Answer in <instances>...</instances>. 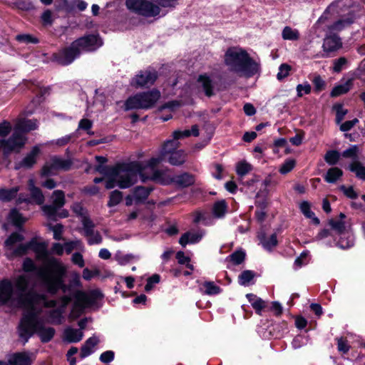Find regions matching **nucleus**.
I'll use <instances>...</instances> for the list:
<instances>
[{"instance_id":"1","label":"nucleus","mask_w":365,"mask_h":365,"mask_svg":"<svg viewBox=\"0 0 365 365\" xmlns=\"http://www.w3.org/2000/svg\"><path fill=\"white\" fill-rule=\"evenodd\" d=\"M71 301V297L68 295L58 300L29 295L24 302L26 312H24L18 329L19 337L24 341V344L26 343L34 334H36L43 343L50 341L55 334V329L44 326L41 320L40 314L43 312V309H50L48 318L51 322L61 324L62 314Z\"/></svg>"},{"instance_id":"2","label":"nucleus","mask_w":365,"mask_h":365,"mask_svg":"<svg viewBox=\"0 0 365 365\" xmlns=\"http://www.w3.org/2000/svg\"><path fill=\"white\" fill-rule=\"evenodd\" d=\"M165 158L166 157L163 155L162 152L160 151L158 156L151 158L148 162L133 161L118 164L110 168L108 173L106 171V168L101 165L96 168V170L100 173L108 175V180L106 182L107 189H111L115 186L125 189L137 182L138 175L143 182L148 179L155 181L154 174L156 172H163L155 170V167Z\"/></svg>"},{"instance_id":"3","label":"nucleus","mask_w":365,"mask_h":365,"mask_svg":"<svg viewBox=\"0 0 365 365\" xmlns=\"http://www.w3.org/2000/svg\"><path fill=\"white\" fill-rule=\"evenodd\" d=\"M67 271V266L61 259L49 258L39 272V279L48 292L54 294L61 289L66 294L71 292L73 288L81 286L80 275L76 272L70 274L69 283L65 284L64 278Z\"/></svg>"},{"instance_id":"4","label":"nucleus","mask_w":365,"mask_h":365,"mask_svg":"<svg viewBox=\"0 0 365 365\" xmlns=\"http://www.w3.org/2000/svg\"><path fill=\"white\" fill-rule=\"evenodd\" d=\"M351 0H337L330 4L317 21L319 26L323 29L327 28L331 31H341L354 21L351 16L344 18L346 14L350 16L353 11L350 9Z\"/></svg>"},{"instance_id":"5","label":"nucleus","mask_w":365,"mask_h":365,"mask_svg":"<svg viewBox=\"0 0 365 365\" xmlns=\"http://www.w3.org/2000/svg\"><path fill=\"white\" fill-rule=\"evenodd\" d=\"M224 63L229 71L240 77L250 78L259 73L260 69L259 63L252 59L245 49L238 46L227 49Z\"/></svg>"},{"instance_id":"6","label":"nucleus","mask_w":365,"mask_h":365,"mask_svg":"<svg viewBox=\"0 0 365 365\" xmlns=\"http://www.w3.org/2000/svg\"><path fill=\"white\" fill-rule=\"evenodd\" d=\"M23 240V235L16 232L11 234L4 242L6 255L8 258H13L24 255L29 250L34 251L36 258L43 262L42 266L38 269V277H39L40 270L44 267L48 259L53 257L48 256L47 246L45 243L38 242L34 239L27 243H22Z\"/></svg>"},{"instance_id":"7","label":"nucleus","mask_w":365,"mask_h":365,"mask_svg":"<svg viewBox=\"0 0 365 365\" xmlns=\"http://www.w3.org/2000/svg\"><path fill=\"white\" fill-rule=\"evenodd\" d=\"M160 96V92L157 89L138 93L125 101L124 109L125 110L150 109L155 105Z\"/></svg>"},{"instance_id":"8","label":"nucleus","mask_w":365,"mask_h":365,"mask_svg":"<svg viewBox=\"0 0 365 365\" xmlns=\"http://www.w3.org/2000/svg\"><path fill=\"white\" fill-rule=\"evenodd\" d=\"M102 297V294L98 290H92L89 292L77 291L73 294L74 302L70 314L72 319L78 317L84 309L96 303Z\"/></svg>"},{"instance_id":"9","label":"nucleus","mask_w":365,"mask_h":365,"mask_svg":"<svg viewBox=\"0 0 365 365\" xmlns=\"http://www.w3.org/2000/svg\"><path fill=\"white\" fill-rule=\"evenodd\" d=\"M125 6L129 11L145 17H155L160 12L158 6L148 0H126Z\"/></svg>"},{"instance_id":"10","label":"nucleus","mask_w":365,"mask_h":365,"mask_svg":"<svg viewBox=\"0 0 365 365\" xmlns=\"http://www.w3.org/2000/svg\"><path fill=\"white\" fill-rule=\"evenodd\" d=\"M155 181L162 185L174 183L179 187H187L195 182L193 175L185 173L180 175L171 176L169 172H156L153 176Z\"/></svg>"},{"instance_id":"11","label":"nucleus","mask_w":365,"mask_h":365,"mask_svg":"<svg viewBox=\"0 0 365 365\" xmlns=\"http://www.w3.org/2000/svg\"><path fill=\"white\" fill-rule=\"evenodd\" d=\"M14 283L16 289L17 304L21 307L26 312L25 302L26 298L30 294L46 297L44 294H41L31 290L26 293V289L29 284V278L26 274H22L14 279Z\"/></svg>"},{"instance_id":"12","label":"nucleus","mask_w":365,"mask_h":365,"mask_svg":"<svg viewBox=\"0 0 365 365\" xmlns=\"http://www.w3.org/2000/svg\"><path fill=\"white\" fill-rule=\"evenodd\" d=\"M26 137L23 133H19L14 129L12 135L7 140H0V149L5 154L11 152H19L26 144Z\"/></svg>"},{"instance_id":"13","label":"nucleus","mask_w":365,"mask_h":365,"mask_svg":"<svg viewBox=\"0 0 365 365\" xmlns=\"http://www.w3.org/2000/svg\"><path fill=\"white\" fill-rule=\"evenodd\" d=\"M69 160L63 159L58 156L51 157L42 168V175L48 176L55 175L58 170H68L71 167Z\"/></svg>"},{"instance_id":"14","label":"nucleus","mask_w":365,"mask_h":365,"mask_svg":"<svg viewBox=\"0 0 365 365\" xmlns=\"http://www.w3.org/2000/svg\"><path fill=\"white\" fill-rule=\"evenodd\" d=\"M158 78L154 69L148 68L139 71L131 80L130 84L135 88L148 87L152 86Z\"/></svg>"},{"instance_id":"15","label":"nucleus","mask_w":365,"mask_h":365,"mask_svg":"<svg viewBox=\"0 0 365 365\" xmlns=\"http://www.w3.org/2000/svg\"><path fill=\"white\" fill-rule=\"evenodd\" d=\"M83 225L82 233L87 238L88 244L90 245H99L102 242L103 238L100 232L95 230V225L88 217H83L81 220Z\"/></svg>"},{"instance_id":"16","label":"nucleus","mask_w":365,"mask_h":365,"mask_svg":"<svg viewBox=\"0 0 365 365\" xmlns=\"http://www.w3.org/2000/svg\"><path fill=\"white\" fill-rule=\"evenodd\" d=\"M103 42L98 35H88L73 42V47L77 46L81 51H91L101 46Z\"/></svg>"},{"instance_id":"17","label":"nucleus","mask_w":365,"mask_h":365,"mask_svg":"<svg viewBox=\"0 0 365 365\" xmlns=\"http://www.w3.org/2000/svg\"><path fill=\"white\" fill-rule=\"evenodd\" d=\"M28 188L29 191L30 192L31 199L24 197L21 195H20L16 200V203L20 205L22 202H26L28 205L32 201L37 205H42L44 202V196L41 190L35 185L34 179L31 178L29 180Z\"/></svg>"},{"instance_id":"18","label":"nucleus","mask_w":365,"mask_h":365,"mask_svg":"<svg viewBox=\"0 0 365 365\" xmlns=\"http://www.w3.org/2000/svg\"><path fill=\"white\" fill-rule=\"evenodd\" d=\"M80 53V49L77 46L73 48L72 43L69 47L58 53L56 58L58 63L66 66L71 63Z\"/></svg>"},{"instance_id":"19","label":"nucleus","mask_w":365,"mask_h":365,"mask_svg":"<svg viewBox=\"0 0 365 365\" xmlns=\"http://www.w3.org/2000/svg\"><path fill=\"white\" fill-rule=\"evenodd\" d=\"M17 300L16 293L14 292L13 284L9 279H3L0 282V303Z\"/></svg>"},{"instance_id":"20","label":"nucleus","mask_w":365,"mask_h":365,"mask_svg":"<svg viewBox=\"0 0 365 365\" xmlns=\"http://www.w3.org/2000/svg\"><path fill=\"white\" fill-rule=\"evenodd\" d=\"M42 145H36L26 155V156L19 163L20 168H31L37 162L38 156L41 153Z\"/></svg>"},{"instance_id":"21","label":"nucleus","mask_w":365,"mask_h":365,"mask_svg":"<svg viewBox=\"0 0 365 365\" xmlns=\"http://www.w3.org/2000/svg\"><path fill=\"white\" fill-rule=\"evenodd\" d=\"M100 341V338L96 335H93L92 336L89 337L84 342L81 349V357L84 359L93 354L96 351L97 346Z\"/></svg>"},{"instance_id":"22","label":"nucleus","mask_w":365,"mask_h":365,"mask_svg":"<svg viewBox=\"0 0 365 365\" xmlns=\"http://www.w3.org/2000/svg\"><path fill=\"white\" fill-rule=\"evenodd\" d=\"M341 39L335 34L327 35L324 39L322 48L323 51L329 53L334 52L341 47Z\"/></svg>"},{"instance_id":"23","label":"nucleus","mask_w":365,"mask_h":365,"mask_svg":"<svg viewBox=\"0 0 365 365\" xmlns=\"http://www.w3.org/2000/svg\"><path fill=\"white\" fill-rule=\"evenodd\" d=\"M38 127V123L36 120L19 118L16 122L14 129L19 133H22L36 130Z\"/></svg>"},{"instance_id":"24","label":"nucleus","mask_w":365,"mask_h":365,"mask_svg":"<svg viewBox=\"0 0 365 365\" xmlns=\"http://www.w3.org/2000/svg\"><path fill=\"white\" fill-rule=\"evenodd\" d=\"M197 86L198 89H202L208 97L214 94V83L212 80L206 75H200L198 77Z\"/></svg>"},{"instance_id":"25","label":"nucleus","mask_w":365,"mask_h":365,"mask_svg":"<svg viewBox=\"0 0 365 365\" xmlns=\"http://www.w3.org/2000/svg\"><path fill=\"white\" fill-rule=\"evenodd\" d=\"M203 233L202 232H187L180 238L179 243L185 247L187 244H195L201 240Z\"/></svg>"},{"instance_id":"26","label":"nucleus","mask_w":365,"mask_h":365,"mask_svg":"<svg viewBox=\"0 0 365 365\" xmlns=\"http://www.w3.org/2000/svg\"><path fill=\"white\" fill-rule=\"evenodd\" d=\"M83 336V333L80 329L67 327L63 331V340L68 343H76L80 341Z\"/></svg>"},{"instance_id":"27","label":"nucleus","mask_w":365,"mask_h":365,"mask_svg":"<svg viewBox=\"0 0 365 365\" xmlns=\"http://www.w3.org/2000/svg\"><path fill=\"white\" fill-rule=\"evenodd\" d=\"M8 362L10 365H30L31 359L26 352L16 353L9 358Z\"/></svg>"},{"instance_id":"28","label":"nucleus","mask_w":365,"mask_h":365,"mask_svg":"<svg viewBox=\"0 0 365 365\" xmlns=\"http://www.w3.org/2000/svg\"><path fill=\"white\" fill-rule=\"evenodd\" d=\"M354 78H348L344 82L336 86L331 92L332 97H336L347 93L353 86Z\"/></svg>"},{"instance_id":"29","label":"nucleus","mask_w":365,"mask_h":365,"mask_svg":"<svg viewBox=\"0 0 365 365\" xmlns=\"http://www.w3.org/2000/svg\"><path fill=\"white\" fill-rule=\"evenodd\" d=\"M185 153L182 150H178L170 153L168 156V162L173 165H182L185 161Z\"/></svg>"},{"instance_id":"30","label":"nucleus","mask_w":365,"mask_h":365,"mask_svg":"<svg viewBox=\"0 0 365 365\" xmlns=\"http://www.w3.org/2000/svg\"><path fill=\"white\" fill-rule=\"evenodd\" d=\"M179 146V141H178L177 139L173 138V139L168 140L164 143L160 151L162 152V155L167 158L170 153L178 150Z\"/></svg>"},{"instance_id":"31","label":"nucleus","mask_w":365,"mask_h":365,"mask_svg":"<svg viewBox=\"0 0 365 365\" xmlns=\"http://www.w3.org/2000/svg\"><path fill=\"white\" fill-rule=\"evenodd\" d=\"M8 219L18 228H20L27 221V218L24 217L16 208L11 210Z\"/></svg>"},{"instance_id":"32","label":"nucleus","mask_w":365,"mask_h":365,"mask_svg":"<svg viewBox=\"0 0 365 365\" xmlns=\"http://www.w3.org/2000/svg\"><path fill=\"white\" fill-rule=\"evenodd\" d=\"M259 240L262 247L268 251L272 250L277 245L276 234H272L269 237H267L264 235H259Z\"/></svg>"},{"instance_id":"33","label":"nucleus","mask_w":365,"mask_h":365,"mask_svg":"<svg viewBox=\"0 0 365 365\" xmlns=\"http://www.w3.org/2000/svg\"><path fill=\"white\" fill-rule=\"evenodd\" d=\"M151 189L145 187H137L133 191L135 204L145 201L148 197Z\"/></svg>"},{"instance_id":"34","label":"nucleus","mask_w":365,"mask_h":365,"mask_svg":"<svg viewBox=\"0 0 365 365\" xmlns=\"http://www.w3.org/2000/svg\"><path fill=\"white\" fill-rule=\"evenodd\" d=\"M19 191V187H14L11 189L0 187V200L9 202L15 198L17 192Z\"/></svg>"},{"instance_id":"35","label":"nucleus","mask_w":365,"mask_h":365,"mask_svg":"<svg viewBox=\"0 0 365 365\" xmlns=\"http://www.w3.org/2000/svg\"><path fill=\"white\" fill-rule=\"evenodd\" d=\"M200 290L207 295H215L221 292L220 287L212 282H203L200 287Z\"/></svg>"},{"instance_id":"36","label":"nucleus","mask_w":365,"mask_h":365,"mask_svg":"<svg viewBox=\"0 0 365 365\" xmlns=\"http://www.w3.org/2000/svg\"><path fill=\"white\" fill-rule=\"evenodd\" d=\"M299 208L305 217L312 219L315 225L319 224V220L315 217L314 213L311 210L310 204L307 201L302 202Z\"/></svg>"},{"instance_id":"37","label":"nucleus","mask_w":365,"mask_h":365,"mask_svg":"<svg viewBox=\"0 0 365 365\" xmlns=\"http://www.w3.org/2000/svg\"><path fill=\"white\" fill-rule=\"evenodd\" d=\"M282 36L283 39L288 41H297L299 38V34L297 29L289 26H285L282 30Z\"/></svg>"},{"instance_id":"38","label":"nucleus","mask_w":365,"mask_h":365,"mask_svg":"<svg viewBox=\"0 0 365 365\" xmlns=\"http://www.w3.org/2000/svg\"><path fill=\"white\" fill-rule=\"evenodd\" d=\"M343 172L338 168H331L328 170L325 176L327 182L333 183L335 182L339 178L342 176Z\"/></svg>"},{"instance_id":"39","label":"nucleus","mask_w":365,"mask_h":365,"mask_svg":"<svg viewBox=\"0 0 365 365\" xmlns=\"http://www.w3.org/2000/svg\"><path fill=\"white\" fill-rule=\"evenodd\" d=\"M354 239L351 234L346 232L343 233L337 245L341 249H348L353 246Z\"/></svg>"},{"instance_id":"40","label":"nucleus","mask_w":365,"mask_h":365,"mask_svg":"<svg viewBox=\"0 0 365 365\" xmlns=\"http://www.w3.org/2000/svg\"><path fill=\"white\" fill-rule=\"evenodd\" d=\"M227 211V205L224 200L215 202L212 207L213 215L217 218L224 217Z\"/></svg>"},{"instance_id":"41","label":"nucleus","mask_w":365,"mask_h":365,"mask_svg":"<svg viewBox=\"0 0 365 365\" xmlns=\"http://www.w3.org/2000/svg\"><path fill=\"white\" fill-rule=\"evenodd\" d=\"M64 248L67 254H70L73 250L84 251L83 244L80 240H75L65 242Z\"/></svg>"},{"instance_id":"42","label":"nucleus","mask_w":365,"mask_h":365,"mask_svg":"<svg viewBox=\"0 0 365 365\" xmlns=\"http://www.w3.org/2000/svg\"><path fill=\"white\" fill-rule=\"evenodd\" d=\"M350 170L355 173L357 178L365 180V167L359 162H353L349 165Z\"/></svg>"},{"instance_id":"43","label":"nucleus","mask_w":365,"mask_h":365,"mask_svg":"<svg viewBox=\"0 0 365 365\" xmlns=\"http://www.w3.org/2000/svg\"><path fill=\"white\" fill-rule=\"evenodd\" d=\"M252 170V166L247 162L242 160L237 163L236 172L240 176H245Z\"/></svg>"},{"instance_id":"44","label":"nucleus","mask_w":365,"mask_h":365,"mask_svg":"<svg viewBox=\"0 0 365 365\" xmlns=\"http://www.w3.org/2000/svg\"><path fill=\"white\" fill-rule=\"evenodd\" d=\"M52 202L56 207L60 208L65 204L64 193L61 190H55L52 195Z\"/></svg>"},{"instance_id":"45","label":"nucleus","mask_w":365,"mask_h":365,"mask_svg":"<svg viewBox=\"0 0 365 365\" xmlns=\"http://www.w3.org/2000/svg\"><path fill=\"white\" fill-rule=\"evenodd\" d=\"M255 277V273L250 270H245L242 272L239 276V283L241 285L247 286L252 280Z\"/></svg>"},{"instance_id":"46","label":"nucleus","mask_w":365,"mask_h":365,"mask_svg":"<svg viewBox=\"0 0 365 365\" xmlns=\"http://www.w3.org/2000/svg\"><path fill=\"white\" fill-rule=\"evenodd\" d=\"M123 199V194L119 190L112 191L110 194L109 201L108 202V207H113L118 205Z\"/></svg>"},{"instance_id":"47","label":"nucleus","mask_w":365,"mask_h":365,"mask_svg":"<svg viewBox=\"0 0 365 365\" xmlns=\"http://www.w3.org/2000/svg\"><path fill=\"white\" fill-rule=\"evenodd\" d=\"M340 154L336 150L328 151L325 156L324 160L329 165H335L339 160Z\"/></svg>"},{"instance_id":"48","label":"nucleus","mask_w":365,"mask_h":365,"mask_svg":"<svg viewBox=\"0 0 365 365\" xmlns=\"http://www.w3.org/2000/svg\"><path fill=\"white\" fill-rule=\"evenodd\" d=\"M296 162L293 159H288L281 165L279 171L281 174L285 175L290 172L295 166Z\"/></svg>"},{"instance_id":"49","label":"nucleus","mask_w":365,"mask_h":365,"mask_svg":"<svg viewBox=\"0 0 365 365\" xmlns=\"http://www.w3.org/2000/svg\"><path fill=\"white\" fill-rule=\"evenodd\" d=\"M59 208L56 207L55 205H44L42 207V210L45 215L47 216V217L50 219H56V217L57 215V210Z\"/></svg>"},{"instance_id":"50","label":"nucleus","mask_w":365,"mask_h":365,"mask_svg":"<svg viewBox=\"0 0 365 365\" xmlns=\"http://www.w3.org/2000/svg\"><path fill=\"white\" fill-rule=\"evenodd\" d=\"M245 257V253L242 250L236 251L229 256V258L235 264H241L244 261Z\"/></svg>"},{"instance_id":"51","label":"nucleus","mask_w":365,"mask_h":365,"mask_svg":"<svg viewBox=\"0 0 365 365\" xmlns=\"http://www.w3.org/2000/svg\"><path fill=\"white\" fill-rule=\"evenodd\" d=\"M176 258L180 264H185L191 271L193 270V266L190 264V259L185 256L183 252H178L176 254Z\"/></svg>"},{"instance_id":"52","label":"nucleus","mask_w":365,"mask_h":365,"mask_svg":"<svg viewBox=\"0 0 365 365\" xmlns=\"http://www.w3.org/2000/svg\"><path fill=\"white\" fill-rule=\"evenodd\" d=\"M359 153V148L357 145H351L348 149L345 150L342 153V156L344 158H349L352 159H356L357 157V154Z\"/></svg>"},{"instance_id":"53","label":"nucleus","mask_w":365,"mask_h":365,"mask_svg":"<svg viewBox=\"0 0 365 365\" xmlns=\"http://www.w3.org/2000/svg\"><path fill=\"white\" fill-rule=\"evenodd\" d=\"M50 230L53 233V238L56 240H60L62 239V234L63 230V227L61 224H56L55 225H50Z\"/></svg>"},{"instance_id":"54","label":"nucleus","mask_w":365,"mask_h":365,"mask_svg":"<svg viewBox=\"0 0 365 365\" xmlns=\"http://www.w3.org/2000/svg\"><path fill=\"white\" fill-rule=\"evenodd\" d=\"M134 258L132 255H122L120 252H118L115 255V259L118 262V263L120 265H125L128 262H129L131 259Z\"/></svg>"},{"instance_id":"55","label":"nucleus","mask_w":365,"mask_h":365,"mask_svg":"<svg viewBox=\"0 0 365 365\" xmlns=\"http://www.w3.org/2000/svg\"><path fill=\"white\" fill-rule=\"evenodd\" d=\"M115 353L113 351L108 350L103 352L99 357L100 361L104 364H108L113 361Z\"/></svg>"},{"instance_id":"56","label":"nucleus","mask_w":365,"mask_h":365,"mask_svg":"<svg viewBox=\"0 0 365 365\" xmlns=\"http://www.w3.org/2000/svg\"><path fill=\"white\" fill-rule=\"evenodd\" d=\"M291 70L290 66L284 63L282 64L279 68V72L277 75L278 80H282L289 76V71Z\"/></svg>"},{"instance_id":"57","label":"nucleus","mask_w":365,"mask_h":365,"mask_svg":"<svg viewBox=\"0 0 365 365\" xmlns=\"http://www.w3.org/2000/svg\"><path fill=\"white\" fill-rule=\"evenodd\" d=\"M23 269L26 272H34L36 270L38 273V269L34 261L30 258H26L23 263Z\"/></svg>"},{"instance_id":"58","label":"nucleus","mask_w":365,"mask_h":365,"mask_svg":"<svg viewBox=\"0 0 365 365\" xmlns=\"http://www.w3.org/2000/svg\"><path fill=\"white\" fill-rule=\"evenodd\" d=\"M334 108L336 111V121L337 124H339L347 113V110L344 108L341 105H336L334 106Z\"/></svg>"},{"instance_id":"59","label":"nucleus","mask_w":365,"mask_h":365,"mask_svg":"<svg viewBox=\"0 0 365 365\" xmlns=\"http://www.w3.org/2000/svg\"><path fill=\"white\" fill-rule=\"evenodd\" d=\"M297 96L302 97L304 94H309L311 92V86L308 83L299 84L297 86Z\"/></svg>"},{"instance_id":"60","label":"nucleus","mask_w":365,"mask_h":365,"mask_svg":"<svg viewBox=\"0 0 365 365\" xmlns=\"http://www.w3.org/2000/svg\"><path fill=\"white\" fill-rule=\"evenodd\" d=\"M160 282V276L158 274H153L152 277H149L147 281V284L145 287V290L146 292L150 291L154 284H158Z\"/></svg>"},{"instance_id":"61","label":"nucleus","mask_w":365,"mask_h":365,"mask_svg":"<svg viewBox=\"0 0 365 365\" xmlns=\"http://www.w3.org/2000/svg\"><path fill=\"white\" fill-rule=\"evenodd\" d=\"M307 344V339L302 335H298L292 342V347L295 349H299Z\"/></svg>"},{"instance_id":"62","label":"nucleus","mask_w":365,"mask_h":365,"mask_svg":"<svg viewBox=\"0 0 365 365\" xmlns=\"http://www.w3.org/2000/svg\"><path fill=\"white\" fill-rule=\"evenodd\" d=\"M71 261L74 264L78 265L81 268L83 267L85 265L83 255L79 252H75L73 254Z\"/></svg>"},{"instance_id":"63","label":"nucleus","mask_w":365,"mask_h":365,"mask_svg":"<svg viewBox=\"0 0 365 365\" xmlns=\"http://www.w3.org/2000/svg\"><path fill=\"white\" fill-rule=\"evenodd\" d=\"M16 39L21 42L24 43H38V39L31 35L29 34H22V35H18L16 36Z\"/></svg>"},{"instance_id":"64","label":"nucleus","mask_w":365,"mask_h":365,"mask_svg":"<svg viewBox=\"0 0 365 365\" xmlns=\"http://www.w3.org/2000/svg\"><path fill=\"white\" fill-rule=\"evenodd\" d=\"M330 225L331 226V227L337 231L340 234H343V233H345L344 232V230H345V225L343 222L341 221H334V220H331L330 222H329Z\"/></svg>"}]
</instances>
